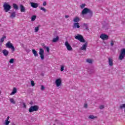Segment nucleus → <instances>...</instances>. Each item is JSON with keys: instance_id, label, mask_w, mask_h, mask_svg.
Here are the masks:
<instances>
[{"instance_id": "f257e3e1", "label": "nucleus", "mask_w": 125, "mask_h": 125, "mask_svg": "<svg viewBox=\"0 0 125 125\" xmlns=\"http://www.w3.org/2000/svg\"><path fill=\"white\" fill-rule=\"evenodd\" d=\"M87 13H88V15L90 18V17L92 16L93 12H92V11H91V10H90V9H88L87 8H84L82 10L81 14L82 15H85V14H87Z\"/></svg>"}, {"instance_id": "4468645a", "label": "nucleus", "mask_w": 125, "mask_h": 125, "mask_svg": "<svg viewBox=\"0 0 125 125\" xmlns=\"http://www.w3.org/2000/svg\"><path fill=\"white\" fill-rule=\"evenodd\" d=\"M2 53L4 55V56L6 57L9 54V52L6 49H4V50H2Z\"/></svg>"}, {"instance_id": "ddd939ff", "label": "nucleus", "mask_w": 125, "mask_h": 125, "mask_svg": "<svg viewBox=\"0 0 125 125\" xmlns=\"http://www.w3.org/2000/svg\"><path fill=\"white\" fill-rule=\"evenodd\" d=\"M81 26H80V23L79 22H76L73 24V29H80Z\"/></svg>"}, {"instance_id": "1a4fd4ad", "label": "nucleus", "mask_w": 125, "mask_h": 125, "mask_svg": "<svg viewBox=\"0 0 125 125\" xmlns=\"http://www.w3.org/2000/svg\"><path fill=\"white\" fill-rule=\"evenodd\" d=\"M55 83L57 87H59V86H61V84H62V80L61 79H58L55 81Z\"/></svg>"}, {"instance_id": "49530a36", "label": "nucleus", "mask_w": 125, "mask_h": 125, "mask_svg": "<svg viewBox=\"0 0 125 125\" xmlns=\"http://www.w3.org/2000/svg\"><path fill=\"white\" fill-rule=\"evenodd\" d=\"M1 45V44H0V52L1 51V47H0Z\"/></svg>"}, {"instance_id": "37998d69", "label": "nucleus", "mask_w": 125, "mask_h": 125, "mask_svg": "<svg viewBox=\"0 0 125 125\" xmlns=\"http://www.w3.org/2000/svg\"><path fill=\"white\" fill-rule=\"evenodd\" d=\"M23 108H26V104L24 103H23Z\"/></svg>"}, {"instance_id": "20e7f679", "label": "nucleus", "mask_w": 125, "mask_h": 125, "mask_svg": "<svg viewBox=\"0 0 125 125\" xmlns=\"http://www.w3.org/2000/svg\"><path fill=\"white\" fill-rule=\"evenodd\" d=\"M75 38L76 40H78L81 42H85V40L83 39V37L80 34H78Z\"/></svg>"}, {"instance_id": "79ce46f5", "label": "nucleus", "mask_w": 125, "mask_h": 125, "mask_svg": "<svg viewBox=\"0 0 125 125\" xmlns=\"http://www.w3.org/2000/svg\"><path fill=\"white\" fill-rule=\"evenodd\" d=\"M84 108L85 109L87 108V104H84Z\"/></svg>"}, {"instance_id": "a18cd8bd", "label": "nucleus", "mask_w": 125, "mask_h": 125, "mask_svg": "<svg viewBox=\"0 0 125 125\" xmlns=\"http://www.w3.org/2000/svg\"><path fill=\"white\" fill-rule=\"evenodd\" d=\"M65 18H69V16L66 15V16H65Z\"/></svg>"}, {"instance_id": "6e6552de", "label": "nucleus", "mask_w": 125, "mask_h": 125, "mask_svg": "<svg viewBox=\"0 0 125 125\" xmlns=\"http://www.w3.org/2000/svg\"><path fill=\"white\" fill-rule=\"evenodd\" d=\"M39 54L41 58V60H43L44 59V51L43 49L41 48L40 49Z\"/></svg>"}, {"instance_id": "ea45409f", "label": "nucleus", "mask_w": 125, "mask_h": 125, "mask_svg": "<svg viewBox=\"0 0 125 125\" xmlns=\"http://www.w3.org/2000/svg\"><path fill=\"white\" fill-rule=\"evenodd\" d=\"M100 109L102 110V109H104V105H101L100 106Z\"/></svg>"}, {"instance_id": "423d86ee", "label": "nucleus", "mask_w": 125, "mask_h": 125, "mask_svg": "<svg viewBox=\"0 0 125 125\" xmlns=\"http://www.w3.org/2000/svg\"><path fill=\"white\" fill-rule=\"evenodd\" d=\"M64 45L65 46H66V49H67V50H68V51H72L73 50V48L72 47L71 45H70L68 41H66L65 42Z\"/></svg>"}, {"instance_id": "bb28decb", "label": "nucleus", "mask_w": 125, "mask_h": 125, "mask_svg": "<svg viewBox=\"0 0 125 125\" xmlns=\"http://www.w3.org/2000/svg\"><path fill=\"white\" fill-rule=\"evenodd\" d=\"M4 39H6V37L3 36L0 39V42H4Z\"/></svg>"}, {"instance_id": "c85d7f7f", "label": "nucleus", "mask_w": 125, "mask_h": 125, "mask_svg": "<svg viewBox=\"0 0 125 125\" xmlns=\"http://www.w3.org/2000/svg\"><path fill=\"white\" fill-rule=\"evenodd\" d=\"M10 123V122L9 121H8L7 119L5 120V125H9Z\"/></svg>"}, {"instance_id": "9d476101", "label": "nucleus", "mask_w": 125, "mask_h": 125, "mask_svg": "<svg viewBox=\"0 0 125 125\" xmlns=\"http://www.w3.org/2000/svg\"><path fill=\"white\" fill-rule=\"evenodd\" d=\"M100 38L103 40V41H106L109 39V36L106 34H102L100 35Z\"/></svg>"}, {"instance_id": "a211bd4d", "label": "nucleus", "mask_w": 125, "mask_h": 125, "mask_svg": "<svg viewBox=\"0 0 125 125\" xmlns=\"http://www.w3.org/2000/svg\"><path fill=\"white\" fill-rule=\"evenodd\" d=\"M10 18H15L16 17V12H13L11 14L10 16Z\"/></svg>"}, {"instance_id": "72a5a7b5", "label": "nucleus", "mask_w": 125, "mask_h": 125, "mask_svg": "<svg viewBox=\"0 0 125 125\" xmlns=\"http://www.w3.org/2000/svg\"><path fill=\"white\" fill-rule=\"evenodd\" d=\"M9 63H14V59H11L9 61Z\"/></svg>"}, {"instance_id": "2eb2a0df", "label": "nucleus", "mask_w": 125, "mask_h": 125, "mask_svg": "<svg viewBox=\"0 0 125 125\" xmlns=\"http://www.w3.org/2000/svg\"><path fill=\"white\" fill-rule=\"evenodd\" d=\"M31 5L32 7H33V8H37V7L39 6V5L37 3L31 2Z\"/></svg>"}, {"instance_id": "4be33fe9", "label": "nucleus", "mask_w": 125, "mask_h": 125, "mask_svg": "<svg viewBox=\"0 0 125 125\" xmlns=\"http://www.w3.org/2000/svg\"><path fill=\"white\" fill-rule=\"evenodd\" d=\"M36 18H37V16L34 15L31 17V21L32 22H34L35 20H36Z\"/></svg>"}, {"instance_id": "b1692460", "label": "nucleus", "mask_w": 125, "mask_h": 125, "mask_svg": "<svg viewBox=\"0 0 125 125\" xmlns=\"http://www.w3.org/2000/svg\"><path fill=\"white\" fill-rule=\"evenodd\" d=\"M42 46H43V48H46V51H47L48 52H49V49H49V47H47V46H44V44H43Z\"/></svg>"}, {"instance_id": "7ed1b4c3", "label": "nucleus", "mask_w": 125, "mask_h": 125, "mask_svg": "<svg viewBox=\"0 0 125 125\" xmlns=\"http://www.w3.org/2000/svg\"><path fill=\"white\" fill-rule=\"evenodd\" d=\"M4 10L5 12H8L10 9H11V6L8 4V3L5 2L3 5Z\"/></svg>"}, {"instance_id": "4c0bfd02", "label": "nucleus", "mask_w": 125, "mask_h": 125, "mask_svg": "<svg viewBox=\"0 0 125 125\" xmlns=\"http://www.w3.org/2000/svg\"><path fill=\"white\" fill-rule=\"evenodd\" d=\"M110 45L111 46H114V41H111L110 42Z\"/></svg>"}, {"instance_id": "a878e982", "label": "nucleus", "mask_w": 125, "mask_h": 125, "mask_svg": "<svg viewBox=\"0 0 125 125\" xmlns=\"http://www.w3.org/2000/svg\"><path fill=\"white\" fill-rule=\"evenodd\" d=\"M13 6L14 9H16L17 10H18V6H17V4L14 3Z\"/></svg>"}, {"instance_id": "e433bc0d", "label": "nucleus", "mask_w": 125, "mask_h": 125, "mask_svg": "<svg viewBox=\"0 0 125 125\" xmlns=\"http://www.w3.org/2000/svg\"><path fill=\"white\" fill-rule=\"evenodd\" d=\"M61 72H63L64 71V66L62 65L61 67Z\"/></svg>"}, {"instance_id": "f704fd0d", "label": "nucleus", "mask_w": 125, "mask_h": 125, "mask_svg": "<svg viewBox=\"0 0 125 125\" xmlns=\"http://www.w3.org/2000/svg\"><path fill=\"white\" fill-rule=\"evenodd\" d=\"M120 109H123V108H125V104H122L120 106Z\"/></svg>"}, {"instance_id": "aec40b11", "label": "nucleus", "mask_w": 125, "mask_h": 125, "mask_svg": "<svg viewBox=\"0 0 125 125\" xmlns=\"http://www.w3.org/2000/svg\"><path fill=\"white\" fill-rule=\"evenodd\" d=\"M16 92H17V89L15 87H14L12 92L10 94V95H13L14 94H15Z\"/></svg>"}, {"instance_id": "58836bf2", "label": "nucleus", "mask_w": 125, "mask_h": 125, "mask_svg": "<svg viewBox=\"0 0 125 125\" xmlns=\"http://www.w3.org/2000/svg\"><path fill=\"white\" fill-rule=\"evenodd\" d=\"M41 90H44V86L43 85H41Z\"/></svg>"}, {"instance_id": "5701e85b", "label": "nucleus", "mask_w": 125, "mask_h": 125, "mask_svg": "<svg viewBox=\"0 0 125 125\" xmlns=\"http://www.w3.org/2000/svg\"><path fill=\"white\" fill-rule=\"evenodd\" d=\"M86 62L89 63L90 64H92V60L90 59H88L86 60Z\"/></svg>"}, {"instance_id": "7c9ffc66", "label": "nucleus", "mask_w": 125, "mask_h": 125, "mask_svg": "<svg viewBox=\"0 0 125 125\" xmlns=\"http://www.w3.org/2000/svg\"><path fill=\"white\" fill-rule=\"evenodd\" d=\"M84 6H85V3L82 4V5H80V7H81V8H82V9L84 8Z\"/></svg>"}, {"instance_id": "9b49d317", "label": "nucleus", "mask_w": 125, "mask_h": 125, "mask_svg": "<svg viewBox=\"0 0 125 125\" xmlns=\"http://www.w3.org/2000/svg\"><path fill=\"white\" fill-rule=\"evenodd\" d=\"M86 47H87V42H85V43L82 45L80 48V50L86 51Z\"/></svg>"}, {"instance_id": "473e14b6", "label": "nucleus", "mask_w": 125, "mask_h": 125, "mask_svg": "<svg viewBox=\"0 0 125 125\" xmlns=\"http://www.w3.org/2000/svg\"><path fill=\"white\" fill-rule=\"evenodd\" d=\"M40 9L41 10H42L44 12H46V9L43 7H41Z\"/></svg>"}, {"instance_id": "09e8293b", "label": "nucleus", "mask_w": 125, "mask_h": 125, "mask_svg": "<svg viewBox=\"0 0 125 125\" xmlns=\"http://www.w3.org/2000/svg\"><path fill=\"white\" fill-rule=\"evenodd\" d=\"M9 119V116H8L7 120L8 121Z\"/></svg>"}, {"instance_id": "2f4dec72", "label": "nucleus", "mask_w": 125, "mask_h": 125, "mask_svg": "<svg viewBox=\"0 0 125 125\" xmlns=\"http://www.w3.org/2000/svg\"><path fill=\"white\" fill-rule=\"evenodd\" d=\"M39 30H40V28L39 27V26L35 28V30L36 33L39 32Z\"/></svg>"}, {"instance_id": "dca6fc26", "label": "nucleus", "mask_w": 125, "mask_h": 125, "mask_svg": "<svg viewBox=\"0 0 125 125\" xmlns=\"http://www.w3.org/2000/svg\"><path fill=\"white\" fill-rule=\"evenodd\" d=\"M21 12H26V8L23 5H20Z\"/></svg>"}, {"instance_id": "f03ea898", "label": "nucleus", "mask_w": 125, "mask_h": 125, "mask_svg": "<svg viewBox=\"0 0 125 125\" xmlns=\"http://www.w3.org/2000/svg\"><path fill=\"white\" fill-rule=\"evenodd\" d=\"M29 113H33V112H37L39 111V106L37 105H31L28 109Z\"/></svg>"}, {"instance_id": "412c9836", "label": "nucleus", "mask_w": 125, "mask_h": 125, "mask_svg": "<svg viewBox=\"0 0 125 125\" xmlns=\"http://www.w3.org/2000/svg\"><path fill=\"white\" fill-rule=\"evenodd\" d=\"M73 21L75 23H78V22L80 21V18L79 17H76L74 19Z\"/></svg>"}, {"instance_id": "393cba45", "label": "nucleus", "mask_w": 125, "mask_h": 125, "mask_svg": "<svg viewBox=\"0 0 125 125\" xmlns=\"http://www.w3.org/2000/svg\"><path fill=\"white\" fill-rule=\"evenodd\" d=\"M83 26L85 27V29L86 31H88V24L87 23H84L83 24Z\"/></svg>"}, {"instance_id": "c03bdc74", "label": "nucleus", "mask_w": 125, "mask_h": 125, "mask_svg": "<svg viewBox=\"0 0 125 125\" xmlns=\"http://www.w3.org/2000/svg\"><path fill=\"white\" fill-rule=\"evenodd\" d=\"M29 104H30V105H34V102H31L29 103Z\"/></svg>"}, {"instance_id": "39448f33", "label": "nucleus", "mask_w": 125, "mask_h": 125, "mask_svg": "<svg viewBox=\"0 0 125 125\" xmlns=\"http://www.w3.org/2000/svg\"><path fill=\"white\" fill-rule=\"evenodd\" d=\"M6 47L7 48H10L12 49V51H14L15 50V48H14V46H13L12 43H11V42H10L9 41L6 43Z\"/></svg>"}, {"instance_id": "cd10ccee", "label": "nucleus", "mask_w": 125, "mask_h": 125, "mask_svg": "<svg viewBox=\"0 0 125 125\" xmlns=\"http://www.w3.org/2000/svg\"><path fill=\"white\" fill-rule=\"evenodd\" d=\"M89 119H96V116H94L93 115H91L88 117Z\"/></svg>"}, {"instance_id": "a19ab883", "label": "nucleus", "mask_w": 125, "mask_h": 125, "mask_svg": "<svg viewBox=\"0 0 125 125\" xmlns=\"http://www.w3.org/2000/svg\"><path fill=\"white\" fill-rule=\"evenodd\" d=\"M43 6H45L46 5V1H44L42 4Z\"/></svg>"}, {"instance_id": "f3484780", "label": "nucleus", "mask_w": 125, "mask_h": 125, "mask_svg": "<svg viewBox=\"0 0 125 125\" xmlns=\"http://www.w3.org/2000/svg\"><path fill=\"white\" fill-rule=\"evenodd\" d=\"M32 52L35 56V57H38L39 56V54L38 53V52L36 51L35 49H32Z\"/></svg>"}, {"instance_id": "c756f323", "label": "nucleus", "mask_w": 125, "mask_h": 125, "mask_svg": "<svg viewBox=\"0 0 125 125\" xmlns=\"http://www.w3.org/2000/svg\"><path fill=\"white\" fill-rule=\"evenodd\" d=\"M10 102L13 104H15V101H14V99L12 98L10 99Z\"/></svg>"}, {"instance_id": "6ab92c4d", "label": "nucleus", "mask_w": 125, "mask_h": 125, "mask_svg": "<svg viewBox=\"0 0 125 125\" xmlns=\"http://www.w3.org/2000/svg\"><path fill=\"white\" fill-rule=\"evenodd\" d=\"M58 41H59V37L57 36L56 38L53 39L52 42H58Z\"/></svg>"}, {"instance_id": "0eeeda50", "label": "nucleus", "mask_w": 125, "mask_h": 125, "mask_svg": "<svg viewBox=\"0 0 125 125\" xmlns=\"http://www.w3.org/2000/svg\"><path fill=\"white\" fill-rule=\"evenodd\" d=\"M125 56V49H122L119 56V60H123Z\"/></svg>"}, {"instance_id": "de8ad7c7", "label": "nucleus", "mask_w": 125, "mask_h": 125, "mask_svg": "<svg viewBox=\"0 0 125 125\" xmlns=\"http://www.w3.org/2000/svg\"><path fill=\"white\" fill-rule=\"evenodd\" d=\"M11 125H16L15 124H14V123H12Z\"/></svg>"}, {"instance_id": "f8f14e48", "label": "nucleus", "mask_w": 125, "mask_h": 125, "mask_svg": "<svg viewBox=\"0 0 125 125\" xmlns=\"http://www.w3.org/2000/svg\"><path fill=\"white\" fill-rule=\"evenodd\" d=\"M113 61L112 58H108V64L110 67H112L114 65Z\"/></svg>"}, {"instance_id": "c9c22d12", "label": "nucleus", "mask_w": 125, "mask_h": 125, "mask_svg": "<svg viewBox=\"0 0 125 125\" xmlns=\"http://www.w3.org/2000/svg\"><path fill=\"white\" fill-rule=\"evenodd\" d=\"M31 83L32 86H35V82H34V81H31Z\"/></svg>"}]
</instances>
